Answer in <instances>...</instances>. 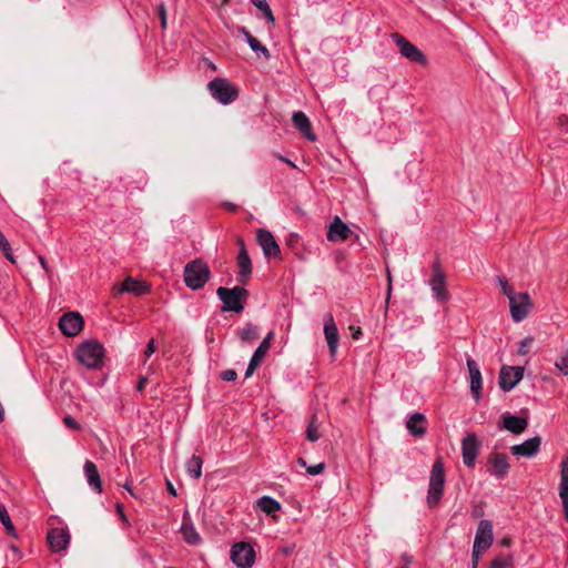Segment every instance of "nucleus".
<instances>
[{
  "instance_id": "obj_3",
  "label": "nucleus",
  "mask_w": 568,
  "mask_h": 568,
  "mask_svg": "<svg viewBox=\"0 0 568 568\" xmlns=\"http://www.w3.org/2000/svg\"><path fill=\"white\" fill-rule=\"evenodd\" d=\"M445 487V469L440 458L436 459L432 466L427 503L429 507H435L443 497Z\"/></svg>"
},
{
  "instance_id": "obj_2",
  "label": "nucleus",
  "mask_w": 568,
  "mask_h": 568,
  "mask_svg": "<svg viewBox=\"0 0 568 568\" xmlns=\"http://www.w3.org/2000/svg\"><path fill=\"white\" fill-rule=\"evenodd\" d=\"M105 349L97 341H88L80 344L75 351L77 359L87 368L98 369L103 365Z\"/></svg>"
},
{
  "instance_id": "obj_53",
  "label": "nucleus",
  "mask_w": 568,
  "mask_h": 568,
  "mask_svg": "<svg viewBox=\"0 0 568 568\" xmlns=\"http://www.w3.org/2000/svg\"><path fill=\"white\" fill-rule=\"evenodd\" d=\"M276 158H277L278 160H281L282 162L287 163L290 166H292V168L296 169L295 163H294V162H292L290 159H287V158L283 156V155H281V154H276Z\"/></svg>"
},
{
  "instance_id": "obj_5",
  "label": "nucleus",
  "mask_w": 568,
  "mask_h": 568,
  "mask_svg": "<svg viewBox=\"0 0 568 568\" xmlns=\"http://www.w3.org/2000/svg\"><path fill=\"white\" fill-rule=\"evenodd\" d=\"M211 95L221 104L227 105L236 100L239 89L225 78H215L209 82Z\"/></svg>"
},
{
  "instance_id": "obj_22",
  "label": "nucleus",
  "mask_w": 568,
  "mask_h": 568,
  "mask_svg": "<svg viewBox=\"0 0 568 568\" xmlns=\"http://www.w3.org/2000/svg\"><path fill=\"white\" fill-rule=\"evenodd\" d=\"M83 471L90 488L94 493L101 494L103 491V485L97 465L88 459L83 465Z\"/></svg>"
},
{
  "instance_id": "obj_4",
  "label": "nucleus",
  "mask_w": 568,
  "mask_h": 568,
  "mask_svg": "<svg viewBox=\"0 0 568 568\" xmlns=\"http://www.w3.org/2000/svg\"><path fill=\"white\" fill-rule=\"evenodd\" d=\"M216 294L223 303L222 311L241 313L244 310L248 292L244 287L234 286L232 288L219 287Z\"/></svg>"
},
{
  "instance_id": "obj_57",
  "label": "nucleus",
  "mask_w": 568,
  "mask_h": 568,
  "mask_svg": "<svg viewBox=\"0 0 568 568\" xmlns=\"http://www.w3.org/2000/svg\"><path fill=\"white\" fill-rule=\"evenodd\" d=\"M297 463H298L301 466L306 467V462H305V459H303V458H298V459H297Z\"/></svg>"
},
{
  "instance_id": "obj_28",
  "label": "nucleus",
  "mask_w": 568,
  "mask_h": 568,
  "mask_svg": "<svg viewBox=\"0 0 568 568\" xmlns=\"http://www.w3.org/2000/svg\"><path fill=\"white\" fill-rule=\"evenodd\" d=\"M239 31L243 34L244 40L252 51H254L258 57H263L266 60L270 59L271 53L268 49L263 45L255 37H253L245 27L239 28Z\"/></svg>"
},
{
  "instance_id": "obj_20",
  "label": "nucleus",
  "mask_w": 568,
  "mask_h": 568,
  "mask_svg": "<svg viewBox=\"0 0 568 568\" xmlns=\"http://www.w3.org/2000/svg\"><path fill=\"white\" fill-rule=\"evenodd\" d=\"M488 463L491 468L489 473L498 479H503L507 476L509 470L508 457L501 453H495L489 456Z\"/></svg>"
},
{
  "instance_id": "obj_17",
  "label": "nucleus",
  "mask_w": 568,
  "mask_h": 568,
  "mask_svg": "<svg viewBox=\"0 0 568 568\" xmlns=\"http://www.w3.org/2000/svg\"><path fill=\"white\" fill-rule=\"evenodd\" d=\"M240 244V252L237 255V281L240 284L245 285L247 283V280L252 273V262L248 256V253L245 248L243 240H239Z\"/></svg>"
},
{
  "instance_id": "obj_26",
  "label": "nucleus",
  "mask_w": 568,
  "mask_h": 568,
  "mask_svg": "<svg viewBox=\"0 0 568 568\" xmlns=\"http://www.w3.org/2000/svg\"><path fill=\"white\" fill-rule=\"evenodd\" d=\"M426 417L422 413H414L406 422V428L415 437H423L426 434Z\"/></svg>"
},
{
  "instance_id": "obj_21",
  "label": "nucleus",
  "mask_w": 568,
  "mask_h": 568,
  "mask_svg": "<svg viewBox=\"0 0 568 568\" xmlns=\"http://www.w3.org/2000/svg\"><path fill=\"white\" fill-rule=\"evenodd\" d=\"M352 234L351 229L344 223L341 217L335 216L333 222L329 224L327 232V240L331 242H338L347 240Z\"/></svg>"
},
{
  "instance_id": "obj_31",
  "label": "nucleus",
  "mask_w": 568,
  "mask_h": 568,
  "mask_svg": "<svg viewBox=\"0 0 568 568\" xmlns=\"http://www.w3.org/2000/svg\"><path fill=\"white\" fill-rule=\"evenodd\" d=\"M202 458L193 455L185 464L187 475L194 479H199L202 476Z\"/></svg>"
},
{
  "instance_id": "obj_45",
  "label": "nucleus",
  "mask_w": 568,
  "mask_h": 568,
  "mask_svg": "<svg viewBox=\"0 0 568 568\" xmlns=\"http://www.w3.org/2000/svg\"><path fill=\"white\" fill-rule=\"evenodd\" d=\"M158 11H159L160 20H161V28L165 29L166 28V10H165L164 4H160Z\"/></svg>"
},
{
  "instance_id": "obj_8",
  "label": "nucleus",
  "mask_w": 568,
  "mask_h": 568,
  "mask_svg": "<svg viewBox=\"0 0 568 568\" xmlns=\"http://www.w3.org/2000/svg\"><path fill=\"white\" fill-rule=\"evenodd\" d=\"M231 559L239 568H251L255 562L254 548L248 542H236L231 548Z\"/></svg>"
},
{
  "instance_id": "obj_49",
  "label": "nucleus",
  "mask_w": 568,
  "mask_h": 568,
  "mask_svg": "<svg viewBox=\"0 0 568 568\" xmlns=\"http://www.w3.org/2000/svg\"><path fill=\"white\" fill-rule=\"evenodd\" d=\"M123 488L132 496V497H136L134 491H133V488H132V480L131 479H126L125 483L123 484Z\"/></svg>"
},
{
  "instance_id": "obj_23",
  "label": "nucleus",
  "mask_w": 568,
  "mask_h": 568,
  "mask_svg": "<svg viewBox=\"0 0 568 568\" xmlns=\"http://www.w3.org/2000/svg\"><path fill=\"white\" fill-rule=\"evenodd\" d=\"M559 497L562 503L565 519L568 521V456L561 460Z\"/></svg>"
},
{
  "instance_id": "obj_24",
  "label": "nucleus",
  "mask_w": 568,
  "mask_h": 568,
  "mask_svg": "<svg viewBox=\"0 0 568 568\" xmlns=\"http://www.w3.org/2000/svg\"><path fill=\"white\" fill-rule=\"evenodd\" d=\"M528 426V419L526 417L506 414L503 417V427L511 434L519 435Z\"/></svg>"
},
{
  "instance_id": "obj_32",
  "label": "nucleus",
  "mask_w": 568,
  "mask_h": 568,
  "mask_svg": "<svg viewBox=\"0 0 568 568\" xmlns=\"http://www.w3.org/2000/svg\"><path fill=\"white\" fill-rule=\"evenodd\" d=\"M0 521L10 537L18 538L17 529L10 518L7 507L3 504H0Z\"/></svg>"
},
{
  "instance_id": "obj_18",
  "label": "nucleus",
  "mask_w": 568,
  "mask_h": 568,
  "mask_svg": "<svg viewBox=\"0 0 568 568\" xmlns=\"http://www.w3.org/2000/svg\"><path fill=\"white\" fill-rule=\"evenodd\" d=\"M466 364L469 373L470 392L474 398L478 402L480 399L483 388L481 373L478 364L471 357L467 358Z\"/></svg>"
},
{
  "instance_id": "obj_30",
  "label": "nucleus",
  "mask_w": 568,
  "mask_h": 568,
  "mask_svg": "<svg viewBox=\"0 0 568 568\" xmlns=\"http://www.w3.org/2000/svg\"><path fill=\"white\" fill-rule=\"evenodd\" d=\"M267 352L268 351L265 349L264 345H258L257 346V348L254 351V353H253V355H252V357L250 359V363L247 365V368L245 371V378H248V377H251L254 374L256 368L263 362V359L266 356Z\"/></svg>"
},
{
  "instance_id": "obj_12",
  "label": "nucleus",
  "mask_w": 568,
  "mask_h": 568,
  "mask_svg": "<svg viewBox=\"0 0 568 568\" xmlns=\"http://www.w3.org/2000/svg\"><path fill=\"white\" fill-rule=\"evenodd\" d=\"M524 376V368L519 366H503L499 373V387L510 392Z\"/></svg>"
},
{
  "instance_id": "obj_37",
  "label": "nucleus",
  "mask_w": 568,
  "mask_h": 568,
  "mask_svg": "<svg viewBox=\"0 0 568 568\" xmlns=\"http://www.w3.org/2000/svg\"><path fill=\"white\" fill-rule=\"evenodd\" d=\"M514 558L511 555H499L495 557L489 565V568H513Z\"/></svg>"
},
{
  "instance_id": "obj_25",
  "label": "nucleus",
  "mask_w": 568,
  "mask_h": 568,
  "mask_svg": "<svg viewBox=\"0 0 568 568\" xmlns=\"http://www.w3.org/2000/svg\"><path fill=\"white\" fill-rule=\"evenodd\" d=\"M181 534L183 540L189 545H200L202 542V538L194 527L193 523L190 518L186 517V514L183 516V521L181 525Z\"/></svg>"
},
{
  "instance_id": "obj_34",
  "label": "nucleus",
  "mask_w": 568,
  "mask_h": 568,
  "mask_svg": "<svg viewBox=\"0 0 568 568\" xmlns=\"http://www.w3.org/2000/svg\"><path fill=\"white\" fill-rule=\"evenodd\" d=\"M254 7H256L264 16V18L271 24H275V17L272 12V9L266 0H250Z\"/></svg>"
},
{
  "instance_id": "obj_61",
  "label": "nucleus",
  "mask_w": 568,
  "mask_h": 568,
  "mask_svg": "<svg viewBox=\"0 0 568 568\" xmlns=\"http://www.w3.org/2000/svg\"><path fill=\"white\" fill-rule=\"evenodd\" d=\"M530 341H531V339H528V338H527V339H525V341H523L521 346L527 347V343H528V342H530Z\"/></svg>"
},
{
  "instance_id": "obj_15",
  "label": "nucleus",
  "mask_w": 568,
  "mask_h": 568,
  "mask_svg": "<svg viewBox=\"0 0 568 568\" xmlns=\"http://www.w3.org/2000/svg\"><path fill=\"white\" fill-rule=\"evenodd\" d=\"M257 242L267 258L278 257L281 254L280 245L277 244L274 235L264 229L257 231Z\"/></svg>"
},
{
  "instance_id": "obj_46",
  "label": "nucleus",
  "mask_w": 568,
  "mask_h": 568,
  "mask_svg": "<svg viewBox=\"0 0 568 568\" xmlns=\"http://www.w3.org/2000/svg\"><path fill=\"white\" fill-rule=\"evenodd\" d=\"M484 554L471 550V565L470 568H478L479 559Z\"/></svg>"
},
{
  "instance_id": "obj_6",
  "label": "nucleus",
  "mask_w": 568,
  "mask_h": 568,
  "mask_svg": "<svg viewBox=\"0 0 568 568\" xmlns=\"http://www.w3.org/2000/svg\"><path fill=\"white\" fill-rule=\"evenodd\" d=\"M494 542V526L488 519H481L478 523L473 550L485 554Z\"/></svg>"
},
{
  "instance_id": "obj_33",
  "label": "nucleus",
  "mask_w": 568,
  "mask_h": 568,
  "mask_svg": "<svg viewBox=\"0 0 568 568\" xmlns=\"http://www.w3.org/2000/svg\"><path fill=\"white\" fill-rule=\"evenodd\" d=\"M257 505L265 514L271 515L281 509V504L270 496H263L257 500Z\"/></svg>"
},
{
  "instance_id": "obj_7",
  "label": "nucleus",
  "mask_w": 568,
  "mask_h": 568,
  "mask_svg": "<svg viewBox=\"0 0 568 568\" xmlns=\"http://www.w3.org/2000/svg\"><path fill=\"white\" fill-rule=\"evenodd\" d=\"M393 40L397 44L399 49V53L409 60L410 62L418 63L420 65H426L428 60L426 55L410 41H408L405 37L399 33H393Z\"/></svg>"
},
{
  "instance_id": "obj_1",
  "label": "nucleus",
  "mask_w": 568,
  "mask_h": 568,
  "mask_svg": "<svg viewBox=\"0 0 568 568\" xmlns=\"http://www.w3.org/2000/svg\"><path fill=\"white\" fill-rule=\"evenodd\" d=\"M185 285L192 291H199L205 286L211 278L209 264L202 258H194L187 262L183 270Z\"/></svg>"
},
{
  "instance_id": "obj_59",
  "label": "nucleus",
  "mask_w": 568,
  "mask_h": 568,
  "mask_svg": "<svg viewBox=\"0 0 568 568\" xmlns=\"http://www.w3.org/2000/svg\"><path fill=\"white\" fill-rule=\"evenodd\" d=\"M229 209H230V210H232V211H234V210H236V205H235V204L230 203V204H229Z\"/></svg>"
},
{
  "instance_id": "obj_29",
  "label": "nucleus",
  "mask_w": 568,
  "mask_h": 568,
  "mask_svg": "<svg viewBox=\"0 0 568 568\" xmlns=\"http://www.w3.org/2000/svg\"><path fill=\"white\" fill-rule=\"evenodd\" d=\"M149 287L144 282L134 280L133 277H126L119 288L118 293H132L136 296L146 294Z\"/></svg>"
},
{
  "instance_id": "obj_19",
  "label": "nucleus",
  "mask_w": 568,
  "mask_h": 568,
  "mask_svg": "<svg viewBox=\"0 0 568 568\" xmlns=\"http://www.w3.org/2000/svg\"><path fill=\"white\" fill-rule=\"evenodd\" d=\"M541 438L539 436H535L525 440L521 444L511 446L510 450L514 456L517 457H534L538 454L540 449Z\"/></svg>"
},
{
  "instance_id": "obj_40",
  "label": "nucleus",
  "mask_w": 568,
  "mask_h": 568,
  "mask_svg": "<svg viewBox=\"0 0 568 568\" xmlns=\"http://www.w3.org/2000/svg\"><path fill=\"white\" fill-rule=\"evenodd\" d=\"M556 367L560 369L564 375H568V351L557 359Z\"/></svg>"
},
{
  "instance_id": "obj_10",
  "label": "nucleus",
  "mask_w": 568,
  "mask_h": 568,
  "mask_svg": "<svg viewBox=\"0 0 568 568\" xmlns=\"http://www.w3.org/2000/svg\"><path fill=\"white\" fill-rule=\"evenodd\" d=\"M479 440L475 433H468L462 439L463 463L467 468H474L479 453Z\"/></svg>"
},
{
  "instance_id": "obj_54",
  "label": "nucleus",
  "mask_w": 568,
  "mask_h": 568,
  "mask_svg": "<svg viewBox=\"0 0 568 568\" xmlns=\"http://www.w3.org/2000/svg\"><path fill=\"white\" fill-rule=\"evenodd\" d=\"M39 262H40L41 266L43 267V270H44L45 272H48V271H49V268H48V264H47V261L44 260V257L39 256Z\"/></svg>"
},
{
  "instance_id": "obj_52",
  "label": "nucleus",
  "mask_w": 568,
  "mask_h": 568,
  "mask_svg": "<svg viewBox=\"0 0 568 568\" xmlns=\"http://www.w3.org/2000/svg\"><path fill=\"white\" fill-rule=\"evenodd\" d=\"M387 277H388V285H387V296H386V302L389 301L390 298V294H392V276H390V273L388 272L387 273Z\"/></svg>"
},
{
  "instance_id": "obj_42",
  "label": "nucleus",
  "mask_w": 568,
  "mask_h": 568,
  "mask_svg": "<svg viewBox=\"0 0 568 568\" xmlns=\"http://www.w3.org/2000/svg\"><path fill=\"white\" fill-rule=\"evenodd\" d=\"M63 423H64V425L67 427L75 429V430L81 428L80 424L73 417H71L70 415H67L63 418Z\"/></svg>"
},
{
  "instance_id": "obj_9",
  "label": "nucleus",
  "mask_w": 568,
  "mask_h": 568,
  "mask_svg": "<svg viewBox=\"0 0 568 568\" xmlns=\"http://www.w3.org/2000/svg\"><path fill=\"white\" fill-rule=\"evenodd\" d=\"M432 276L428 281L434 297L437 301H446L448 298V292L446 287V275L442 270L438 261L433 264Z\"/></svg>"
},
{
  "instance_id": "obj_51",
  "label": "nucleus",
  "mask_w": 568,
  "mask_h": 568,
  "mask_svg": "<svg viewBox=\"0 0 568 568\" xmlns=\"http://www.w3.org/2000/svg\"><path fill=\"white\" fill-rule=\"evenodd\" d=\"M166 489L170 495L174 497L178 495L176 489L174 488L173 484L170 480L166 481Z\"/></svg>"
},
{
  "instance_id": "obj_60",
  "label": "nucleus",
  "mask_w": 568,
  "mask_h": 568,
  "mask_svg": "<svg viewBox=\"0 0 568 568\" xmlns=\"http://www.w3.org/2000/svg\"><path fill=\"white\" fill-rule=\"evenodd\" d=\"M530 341H531V339H528V338H527V339H525V341H523L521 346L527 347V343H528V342H530Z\"/></svg>"
},
{
  "instance_id": "obj_27",
  "label": "nucleus",
  "mask_w": 568,
  "mask_h": 568,
  "mask_svg": "<svg viewBox=\"0 0 568 568\" xmlns=\"http://www.w3.org/2000/svg\"><path fill=\"white\" fill-rule=\"evenodd\" d=\"M292 121L294 126L310 141H314L316 139L315 134L312 132L310 119L303 111L294 112L292 115Z\"/></svg>"
},
{
  "instance_id": "obj_55",
  "label": "nucleus",
  "mask_w": 568,
  "mask_h": 568,
  "mask_svg": "<svg viewBox=\"0 0 568 568\" xmlns=\"http://www.w3.org/2000/svg\"><path fill=\"white\" fill-rule=\"evenodd\" d=\"M116 510H118V513L120 514L121 518L125 520V519H126V517H125V515H124L123 507H122V505H121V504H118V505H116Z\"/></svg>"
},
{
  "instance_id": "obj_58",
  "label": "nucleus",
  "mask_w": 568,
  "mask_h": 568,
  "mask_svg": "<svg viewBox=\"0 0 568 568\" xmlns=\"http://www.w3.org/2000/svg\"><path fill=\"white\" fill-rule=\"evenodd\" d=\"M361 335V329L358 328L355 333H354V337L355 338H358Z\"/></svg>"
},
{
  "instance_id": "obj_11",
  "label": "nucleus",
  "mask_w": 568,
  "mask_h": 568,
  "mask_svg": "<svg viewBox=\"0 0 568 568\" xmlns=\"http://www.w3.org/2000/svg\"><path fill=\"white\" fill-rule=\"evenodd\" d=\"M531 306L530 296L526 292L519 293L516 297L510 298L509 308L513 321L516 323L523 322L527 317Z\"/></svg>"
},
{
  "instance_id": "obj_56",
  "label": "nucleus",
  "mask_w": 568,
  "mask_h": 568,
  "mask_svg": "<svg viewBox=\"0 0 568 568\" xmlns=\"http://www.w3.org/2000/svg\"><path fill=\"white\" fill-rule=\"evenodd\" d=\"M402 558H403V560H404V565H407V566H408V565L412 562V557H410L409 555H407V554H404V555L402 556Z\"/></svg>"
},
{
  "instance_id": "obj_16",
  "label": "nucleus",
  "mask_w": 568,
  "mask_h": 568,
  "mask_svg": "<svg viewBox=\"0 0 568 568\" xmlns=\"http://www.w3.org/2000/svg\"><path fill=\"white\" fill-rule=\"evenodd\" d=\"M324 335L328 345L329 354L334 357L338 347L339 333L331 313H327L324 316Z\"/></svg>"
},
{
  "instance_id": "obj_14",
  "label": "nucleus",
  "mask_w": 568,
  "mask_h": 568,
  "mask_svg": "<svg viewBox=\"0 0 568 568\" xmlns=\"http://www.w3.org/2000/svg\"><path fill=\"white\" fill-rule=\"evenodd\" d=\"M47 539L52 551L61 552L68 548L71 535L67 527L52 528L48 531Z\"/></svg>"
},
{
  "instance_id": "obj_48",
  "label": "nucleus",
  "mask_w": 568,
  "mask_h": 568,
  "mask_svg": "<svg viewBox=\"0 0 568 568\" xmlns=\"http://www.w3.org/2000/svg\"><path fill=\"white\" fill-rule=\"evenodd\" d=\"M274 337V332H270L265 337L264 339L261 342L260 345H264L265 346V349H270V346H271V342Z\"/></svg>"
},
{
  "instance_id": "obj_36",
  "label": "nucleus",
  "mask_w": 568,
  "mask_h": 568,
  "mask_svg": "<svg viewBox=\"0 0 568 568\" xmlns=\"http://www.w3.org/2000/svg\"><path fill=\"white\" fill-rule=\"evenodd\" d=\"M496 282L501 291V293L507 296V298L510 301V298L516 297L518 294L515 292V288L513 285L509 284L508 280L503 276L498 275L496 276Z\"/></svg>"
},
{
  "instance_id": "obj_44",
  "label": "nucleus",
  "mask_w": 568,
  "mask_h": 568,
  "mask_svg": "<svg viewBox=\"0 0 568 568\" xmlns=\"http://www.w3.org/2000/svg\"><path fill=\"white\" fill-rule=\"evenodd\" d=\"M156 351L155 341L154 338H151L145 347L144 356L145 358H149L152 354H154Z\"/></svg>"
},
{
  "instance_id": "obj_50",
  "label": "nucleus",
  "mask_w": 568,
  "mask_h": 568,
  "mask_svg": "<svg viewBox=\"0 0 568 568\" xmlns=\"http://www.w3.org/2000/svg\"><path fill=\"white\" fill-rule=\"evenodd\" d=\"M148 383V378L145 376H141L139 379V383L136 385V389L139 392H142Z\"/></svg>"
},
{
  "instance_id": "obj_43",
  "label": "nucleus",
  "mask_w": 568,
  "mask_h": 568,
  "mask_svg": "<svg viewBox=\"0 0 568 568\" xmlns=\"http://www.w3.org/2000/svg\"><path fill=\"white\" fill-rule=\"evenodd\" d=\"M237 377V374L234 369H226L222 372L221 378L225 382H234Z\"/></svg>"
},
{
  "instance_id": "obj_38",
  "label": "nucleus",
  "mask_w": 568,
  "mask_h": 568,
  "mask_svg": "<svg viewBox=\"0 0 568 568\" xmlns=\"http://www.w3.org/2000/svg\"><path fill=\"white\" fill-rule=\"evenodd\" d=\"M306 438L310 440V442H316L320 438V433H318V425H317V418L315 415L312 416L308 425H307V428H306Z\"/></svg>"
},
{
  "instance_id": "obj_39",
  "label": "nucleus",
  "mask_w": 568,
  "mask_h": 568,
  "mask_svg": "<svg viewBox=\"0 0 568 568\" xmlns=\"http://www.w3.org/2000/svg\"><path fill=\"white\" fill-rule=\"evenodd\" d=\"M0 251L3 253L4 257L11 263H16V258L12 253L11 245L3 233L0 231Z\"/></svg>"
},
{
  "instance_id": "obj_41",
  "label": "nucleus",
  "mask_w": 568,
  "mask_h": 568,
  "mask_svg": "<svg viewBox=\"0 0 568 568\" xmlns=\"http://www.w3.org/2000/svg\"><path fill=\"white\" fill-rule=\"evenodd\" d=\"M324 468H325V464L320 463V464L306 467V473L311 476H316V475L322 474Z\"/></svg>"
},
{
  "instance_id": "obj_35",
  "label": "nucleus",
  "mask_w": 568,
  "mask_h": 568,
  "mask_svg": "<svg viewBox=\"0 0 568 568\" xmlns=\"http://www.w3.org/2000/svg\"><path fill=\"white\" fill-rule=\"evenodd\" d=\"M240 338L244 342H253L260 337L257 326L252 323H246L240 332Z\"/></svg>"
},
{
  "instance_id": "obj_47",
  "label": "nucleus",
  "mask_w": 568,
  "mask_h": 568,
  "mask_svg": "<svg viewBox=\"0 0 568 568\" xmlns=\"http://www.w3.org/2000/svg\"><path fill=\"white\" fill-rule=\"evenodd\" d=\"M484 514H485L484 508H483V506H480V505H475V506L473 507V509H471V513H470V515H471V517H473V518H479V517H483V516H484Z\"/></svg>"
},
{
  "instance_id": "obj_13",
  "label": "nucleus",
  "mask_w": 568,
  "mask_h": 568,
  "mask_svg": "<svg viewBox=\"0 0 568 568\" xmlns=\"http://www.w3.org/2000/svg\"><path fill=\"white\" fill-rule=\"evenodd\" d=\"M83 327V318L77 312H69L61 316L59 328L67 336L78 335Z\"/></svg>"
}]
</instances>
